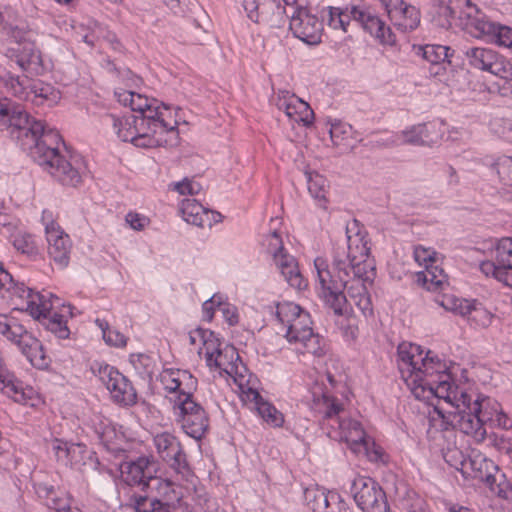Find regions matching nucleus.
Instances as JSON below:
<instances>
[{"label":"nucleus","mask_w":512,"mask_h":512,"mask_svg":"<svg viewBox=\"0 0 512 512\" xmlns=\"http://www.w3.org/2000/svg\"><path fill=\"white\" fill-rule=\"evenodd\" d=\"M13 128L17 138L30 139V153L59 183L77 187L81 184L87 166L82 156L66 151L62 154L59 144L64 142L58 131L47 128L41 120L32 118L21 105L4 98L0 101V129Z\"/></svg>","instance_id":"f257e3e1"},{"label":"nucleus","mask_w":512,"mask_h":512,"mask_svg":"<svg viewBox=\"0 0 512 512\" xmlns=\"http://www.w3.org/2000/svg\"><path fill=\"white\" fill-rule=\"evenodd\" d=\"M314 266L318 276L319 297L336 315H345L348 312V300L344 294V286L368 274L367 264L346 256L344 248H337L333 254V274L323 258H316Z\"/></svg>","instance_id":"f03ea898"},{"label":"nucleus","mask_w":512,"mask_h":512,"mask_svg":"<svg viewBox=\"0 0 512 512\" xmlns=\"http://www.w3.org/2000/svg\"><path fill=\"white\" fill-rule=\"evenodd\" d=\"M311 394V409L320 417L323 427L332 429L328 432L331 438L354 446H367V435L361 423L345 416L343 404L326 386L316 382L311 388Z\"/></svg>","instance_id":"7ed1b4c3"},{"label":"nucleus","mask_w":512,"mask_h":512,"mask_svg":"<svg viewBox=\"0 0 512 512\" xmlns=\"http://www.w3.org/2000/svg\"><path fill=\"white\" fill-rule=\"evenodd\" d=\"M1 82L7 93L37 107H53L61 99L60 91L53 85L26 75L6 72L1 76Z\"/></svg>","instance_id":"20e7f679"},{"label":"nucleus","mask_w":512,"mask_h":512,"mask_svg":"<svg viewBox=\"0 0 512 512\" xmlns=\"http://www.w3.org/2000/svg\"><path fill=\"white\" fill-rule=\"evenodd\" d=\"M465 418H460V431L471 436L477 443L486 440L487 427L492 428L494 419L500 412V405L489 397L473 399L470 394V403H466Z\"/></svg>","instance_id":"39448f33"},{"label":"nucleus","mask_w":512,"mask_h":512,"mask_svg":"<svg viewBox=\"0 0 512 512\" xmlns=\"http://www.w3.org/2000/svg\"><path fill=\"white\" fill-rule=\"evenodd\" d=\"M0 334L15 343L35 368H48L50 359L46 356L42 343L16 319L0 315Z\"/></svg>","instance_id":"423d86ee"},{"label":"nucleus","mask_w":512,"mask_h":512,"mask_svg":"<svg viewBox=\"0 0 512 512\" xmlns=\"http://www.w3.org/2000/svg\"><path fill=\"white\" fill-rule=\"evenodd\" d=\"M0 294L3 299L10 300L15 309L26 311L35 319H40V315L50 308L43 294L23 283H16L10 273L0 275Z\"/></svg>","instance_id":"0eeeda50"},{"label":"nucleus","mask_w":512,"mask_h":512,"mask_svg":"<svg viewBox=\"0 0 512 512\" xmlns=\"http://www.w3.org/2000/svg\"><path fill=\"white\" fill-rule=\"evenodd\" d=\"M429 395L443 399L451 408H465L470 403V394L459 386H454L451 376L445 370L439 373L437 380L424 379L418 381L412 392L416 398H425V392Z\"/></svg>","instance_id":"6e6552de"},{"label":"nucleus","mask_w":512,"mask_h":512,"mask_svg":"<svg viewBox=\"0 0 512 512\" xmlns=\"http://www.w3.org/2000/svg\"><path fill=\"white\" fill-rule=\"evenodd\" d=\"M464 62L472 69L512 80V63L490 47L473 46L463 50Z\"/></svg>","instance_id":"1a4fd4ad"},{"label":"nucleus","mask_w":512,"mask_h":512,"mask_svg":"<svg viewBox=\"0 0 512 512\" xmlns=\"http://www.w3.org/2000/svg\"><path fill=\"white\" fill-rule=\"evenodd\" d=\"M311 324L310 315L305 311L278 333H282L290 344H295L296 349L301 353L320 356L323 354L322 338L313 332Z\"/></svg>","instance_id":"9d476101"},{"label":"nucleus","mask_w":512,"mask_h":512,"mask_svg":"<svg viewBox=\"0 0 512 512\" xmlns=\"http://www.w3.org/2000/svg\"><path fill=\"white\" fill-rule=\"evenodd\" d=\"M350 493L363 512H387L389 510L384 490L370 477L355 476L350 484Z\"/></svg>","instance_id":"9b49d317"},{"label":"nucleus","mask_w":512,"mask_h":512,"mask_svg":"<svg viewBox=\"0 0 512 512\" xmlns=\"http://www.w3.org/2000/svg\"><path fill=\"white\" fill-rule=\"evenodd\" d=\"M266 242L267 250L285 281L297 290L305 289L307 281L302 276L295 258L285 251L282 238L276 230L267 235Z\"/></svg>","instance_id":"f8f14e48"},{"label":"nucleus","mask_w":512,"mask_h":512,"mask_svg":"<svg viewBox=\"0 0 512 512\" xmlns=\"http://www.w3.org/2000/svg\"><path fill=\"white\" fill-rule=\"evenodd\" d=\"M201 344L203 347L199 348L198 353L201 354L203 350L205 351L207 366L219 369L229 375L238 373L239 364L242 365V362L233 346L227 345L224 349H221L220 343L214 334L205 337Z\"/></svg>","instance_id":"ddd939ff"},{"label":"nucleus","mask_w":512,"mask_h":512,"mask_svg":"<svg viewBox=\"0 0 512 512\" xmlns=\"http://www.w3.org/2000/svg\"><path fill=\"white\" fill-rule=\"evenodd\" d=\"M98 377L118 404L131 406L137 402V393L131 382L116 368L110 365L100 366Z\"/></svg>","instance_id":"4468645a"},{"label":"nucleus","mask_w":512,"mask_h":512,"mask_svg":"<svg viewBox=\"0 0 512 512\" xmlns=\"http://www.w3.org/2000/svg\"><path fill=\"white\" fill-rule=\"evenodd\" d=\"M481 271L512 287V238H502L495 248L493 260L481 263Z\"/></svg>","instance_id":"2eb2a0df"},{"label":"nucleus","mask_w":512,"mask_h":512,"mask_svg":"<svg viewBox=\"0 0 512 512\" xmlns=\"http://www.w3.org/2000/svg\"><path fill=\"white\" fill-rule=\"evenodd\" d=\"M121 476L130 486H142L149 489L151 484L160 483L156 477L157 464L151 457L141 456L134 461L123 462L120 465Z\"/></svg>","instance_id":"dca6fc26"},{"label":"nucleus","mask_w":512,"mask_h":512,"mask_svg":"<svg viewBox=\"0 0 512 512\" xmlns=\"http://www.w3.org/2000/svg\"><path fill=\"white\" fill-rule=\"evenodd\" d=\"M154 445L161 459L176 473L184 477L190 474L186 454L175 436L168 432L157 434L154 437Z\"/></svg>","instance_id":"f3484780"},{"label":"nucleus","mask_w":512,"mask_h":512,"mask_svg":"<svg viewBox=\"0 0 512 512\" xmlns=\"http://www.w3.org/2000/svg\"><path fill=\"white\" fill-rule=\"evenodd\" d=\"M289 27L295 37L308 45L321 42L323 24L305 7H297L292 12Z\"/></svg>","instance_id":"a211bd4d"},{"label":"nucleus","mask_w":512,"mask_h":512,"mask_svg":"<svg viewBox=\"0 0 512 512\" xmlns=\"http://www.w3.org/2000/svg\"><path fill=\"white\" fill-rule=\"evenodd\" d=\"M107 119L112 121L118 137L124 142H131L136 147L149 148L157 144V140L145 133L142 124L139 123L136 114L125 115L117 118L114 115H108Z\"/></svg>","instance_id":"6ab92c4d"},{"label":"nucleus","mask_w":512,"mask_h":512,"mask_svg":"<svg viewBox=\"0 0 512 512\" xmlns=\"http://www.w3.org/2000/svg\"><path fill=\"white\" fill-rule=\"evenodd\" d=\"M136 118H138L139 123L142 124L145 133L152 136L158 131H175L178 125V122L172 119L169 107L163 103H159L158 100L157 104L150 103L143 112L136 115Z\"/></svg>","instance_id":"aec40b11"},{"label":"nucleus","mask_w":512,"mask_h":512,"mask_svg":"<svg viewBox=\"0 0 512 512\" xmlns=\"http://www.w3.org/2000/svg\"><path fill=\"white\" fill-rule=\"evenodd\" d=\"M397 356L399 371L407 384L414 386L422 381L420 361H423V351L420 346L403 342L398 345Z\"/></svg>","instance_id":"412c9836"},{"label":"nucleus","mask_w":512,"mask_h":512,"mask_svg":"<svg viewBox=\"0 0 512 512\" xmlns=\"http://www.w3.org/2000/svg\"><path fill=\"white\" fill-rule=\"evenodd\" d=\"M158 480L161 483L151 484L149 489L158 490L159 494L163 495L166 501L163 502L158 499L139 496L135 502L137 512H175V507L170 502H179L182 497L181 494L176 491L173 483L170 481L161 478H158Z\"/></svg>","instance_id":"4be33fe9"},{"label":"nucleus","mask_w":512,"mask_h":512,"mask_svg":"<svg viewBox=\"0 0 512 512\" xmlns=\"http://www.w3.org/2000/svg\"><path fill=\"white\" fill-rule=\"evenodd\" d=\"M46 240L48 243L49 257L60 268L68 265L72 243L68 234H66L58 223H47Z\"/></svg>","instance_id":"5701e85b"},{"label":"nucleus","mask_w":512,"mask_h":512,"mask_svg":"<svg viewBox=\"0 0 512 512\" xmlns=\"http://www.w3.org/2000/svg\"><path fill=\"white\" fill-rule=\"evenodd\" d=\"M434 125L431 123H419L402 130L390 138L382 142L385 147H394L400 144H408L414 146H432L436 143V139L432 136Z\"/></svg>","instance_id":"b1692460"},{"label":"nucleus","mask_w":512,"mask_h":512,"mask_svg":"<svg viewBox=\"0 0 512 512\" xmlns=\"http://www.w3.org/2000/svg\"><path fill=\"white\" fill-rule=\"evenodd\" d=\"M353 20L359 22L362 27L381 43L393 45L396 37L392 30L377 16L357 6L351 7Z\"/></svg>","instance_id":"393cba45"},{"label":"nucleus","mask_w":512,"mask_h":512,"mask_svg":"<svg viewBox=\"0 0 512 512\" xmlns=\"http://www.w3.org/2000/svg\"><path fill=\"white\" fill-rule=\"evenodd\" d=\"M30 31L33 33L31 38L14 39L18 44L23 45L22 48L17 50L16 63L23 71L32 75H39L44 71L42 57L35 46L37 34L32 28H30Z\"/></svg>","instance_id":"a878e982"},{"label":"nucleus","mask_w":512,"mask_h":512,"mask_svg":"<svg viewBox=\"0 0 512 512\" xmlns=\"http://www.w3.org/2000/svg\"><path fill=\"white\" fill-rule=\"evenodd\" d=\"M159 379L164 389L175 396L195 392L198 385L197 379L189 371L181 369H164Z\"/></svg>","instance_id":"bb28decb"},{"label":"nucleus","mask_w":512,"mask_h":512,"mask_svg":"<svg viewBox=\"0 0 512 512\" xmlns=\"http://www.w3.org/2000/svg\"><path fill=\"white\" fill-rule=\"evenodd\" d=\"M345 232L347 236V252L345 251V255L366 263L370 247L368 246L366 233L360 228V223L356 219L352 220L347 223Z\"/></svg>","instance_id":"cd10ccee"},{"label":"nucleus","mask_w":512,"mask_h":512,"mask_svg":"<svg viewBox=\"0 0 512 512\" xmlns=\"http://www.w3.org/2000/svg\"><path fill=\"white\" fill-rule=\"evenodd\" d=\"M476 29H473L472 36L481 38L490 36L500 46L512 49V28L502 25L486 18L485 15L480 21H476Z\"/></svg>","instance_id":"c85d7f7f"},{"label":"nucleus","mask_w":512,"mask_h":512,"mask_svg":"<svg viewBox=\"0 0 512 512\" xmlns=\"http://www.w3.org/2000/svg\"><path fill=\"white\" fill-rule=\"evenodd\" d=\"M0 32L13 39H29L33 36L28 24L8 6H0Z\"/></svg>","instance_id":"c756f323"},{"label":"nucleus","mask_w":512,"mask_h":512,"mask_svg":"<svg viewBox=\"0 0 512 512\" xmlns=\"http://www.w3.org/2000/svg\"><path fill=\"white\" fill-rule=\"evenodd\" d=\"M452 14L461 21L464 28L472 35L473 29H476V21H480L483 13L477 8L471 0H444Z\"/></svg>","instance_id":"7c9ffc66"},{"label":"nucleus","mask_w":512,"mask_h":512,"mask_svg":"<svg viewBox=\"0 0 512 512\" xmlns=\"http://www.w3.org/2000/svg\"><path fill=\"white\" fill-rule=\"evenodd\" d=\"M455 310L475 328L489 327L494 317L482 304L467 300L461 301Z\"/></svg>","instance_id":"2f4dec72"},{"label":"nucleus","mask_w":512,"mask_h":512,"mask_svg":"<svg viewBox=\"0 0 512 512\" xmlns=\"http://www.w3.org/2000/svg\"><path fill=\"white\" fill-rule=\"evenodd\" d=\"M369 278V275L366 274L364 277L356 278L344 286V290H347L348 296L354 301L364 316L372 315L373 313L370 295L365 286V281Z\"/></svg>","instance_id":"473e14b6"},{"label":"nucleus","mask_w":512,"mask_h":512,"mask_svg":"<svg viewBox=\"0 0 512 512\" xmlns=\"http://www.w3.org/2000/svg\"><path fill=\"white\" fill-rule=\"evenodd\" d=\"M246 397L251 402H254L258 414L266 423L273 427L282 426L284 422L282 413L271 403L265 401L257 390L249 388L246 392Z\"/></svg>","instance_id":"72a5a7b5"},{"label":"nucleus","mask_w":512,"mask_h":512,"mask_svg":"<svg viewBox=\"0 0 512 512\" xmlns=\"http://www.w3.org/2000/svg\"><path fill=\"white\" fill-rule=\"evenodd\" d=\"M465 408H451V410L443 411L439 407H434V415L430 416V426L441 431H447L451 428L459 429L460 418H465Z\"/></svg>","instance_id":"f704fd0d"},{"label":"nucleus","mask_w":512,"mask_h":512,"mask_svg":"<svg viewBox=\"0 0 512 512\" xmlns=\"http://www.w3.org/2000/svg\"><path fill=\"white\" fill-rule=\"evenodd\" d=\"M436 253L430 249H426L422 246H417L414 249L415 261L420 265H425L426 272L423 273V281L428 290L437 288L442 284V279L437 276L433 271L430 270L431 265L436 261Z\"/></svg>","instance_id":"c9c22d12"},{"label":"nucleus","mask_w":512,"mask_h":512,"mask_svg":"<svg viewBox=\"0 0 512 512\" xmlns=\"http://www.w3.org/2000/svg\"><path fill=\"white\" fill-rule=\"evenodd\" d=\"M194 392H185L182 395H176L172 399L173 410L178 423L183 422L186 417L194 416L204 408L194 400Z\"/></svg>","instance_id":"e433bc0d"},{"label":"nucleus","mask_w":512,"mask_h":512,"mask_svg":"<svg viewBox=\"0 0 512 512\" xmlns=\"http://www.w3.org/2000/svg\"><path fill=\"white\" fill-rule=\"evenodd\" d=\"M279 107L284 109L286 115L296 122L301 121L307 126L312 123L313 111L306 102L299 98L292 97L289 101L285 100Z\"/></svg>","instance_id":"4c0bfd02"},{"label":"nucleus","mask_w":512,"mask_h":512,"mask_svg":"<svg viewBox=\"0 0 512 512\" xmlns=\"http://www.w3.org/2000/svg\"><path fill=\"white\" fill-rule=\"evenodd\" d=\"M397 20H392L393 25L402 32L415 30L420 24V11L413 5L406 2L398 10Z\"/></svg>","instance_id":"58836bf2"},{"label":"nucleus","mask_w":512,"mask_h":512,"mask_svg":"<svg viewBox=\"0 0 512 512\" xmlns=\"http://www.w3.org/2000/svg\"><path fill=\"white\" fill-rule=\"evenodd\" d=\"M332 494L319 488H307L304 491L305 503L312 512H328L333 504Z\"/></svg>","instance_id":"ea45409f"},{"label":"nucleus","mask_w":512,"mask_h":512,"mask_svg":"<svg viewBox=\"0 0 512 512\" xmlns=\"http://www.w3.org/2000/svg\"><path fill=\"white\" fill-rule=\"evenodd\" d=\"M180 425L187 435L196 440H200L208 429L209 419L203 409L194 414V416L183 419Z\"/></svg>","instance_id":"a19ab883"},{"label":"nucleus","mask_w":512,"mask_h":512,"mask_svg":"<svg viewBox=\"0 0 512 512\" xmlns=\"http://www.w3.org/2000/svg\"><path fill=\"white\" fill-rule=\"evenodd\" d=\"M48 305L50 308L44 312L43 315H40L44 320V325L46 328L54 333L60 339H66L69 336V329L67 327V323L64 320V316L57 313L51 312L52 303L48 301Z\"/></svg>","instance_id":"79ce46f5"},{"label":"nucleus","mask_w":512,"mask_h":512,"mask_svg":"<svg viewBox=\"0 0 512 512\" xmlns=\"http://www.w3.org/2000/svg\"><path fill=\"white\" fill-rule=\"evenodd\" d=\"M183 219L192 225L203 226L205 208L195 199H184L180 208Z\"/></svg>","instance_id":"37998d69"},{"label":"nucleus","mask_w":512,"mask_h":512,"mask_svg":"<svg viewBox=\"0 0 512 512\" xmlns=\"http://www.w3.org/2000/svg\"><path fill=\"white\" fill-rule=\"evenodd\" d=\"M422 57L431 64L451 63V48L443 45L428 44L419 48Z\"/></svg>","instance_id":"c03bdc74"},{"label":"nucleus","mask_w":512,"mask_h":512,"mask_svg":"<svg viewBox=\"0 0 512 512\" xmlns=\"http://www.w3.org/2000/svg\"><path fill=\"white\" fill-rule=\"evenodd\" d=\"M94 432L98 440L108 449H113V440L116 438V430L108 419L96 416L93 420Z\"/></svg>","instance_id":"a18cd8bd"},{"label":"nucleus","mask_w":512,"mask_h":512,"mask_svg":"<svg viewBox=\"0 0 512 512\" xmlns=\"http://www.w3.org/2000/svg\"><path fill=\"white\" fill-rule=\"evenodd\" d=\"M305 311L297 304L292 302L278 303L276 306V317L281 324L280 330H284L289 324L293 323L295 318Z\"/></svg>","instance_id":"49530a36"},{"label":"nucleus","mask_w":512,"mask_h":512,"mask_svg":"<svg viewBox=\"0 0 512 512\" xmlns=\"http://www.w3.org/2000/svg\"><path fill=\"white\" fill-rule=\"evenodd\" d=\"M305 177L308 185V191L314 199L326 201L325 194L327 180L324 176L315 171H306Z\"/></svg>","instance_id":"de8ad7c7"},{"label":"nucleus","mask_w":512,"mask_h":512,"mask_svg":"<svg viewBox=\"0 0 512 512\" xmlns=\"http://www.w3.org/2000/svg\"><path fill=\"white\" fill-rule=\"evenodd\" d=\"M490 130L499 137L512 142V121L504 117H494L490 121Z\"/></svg>","instance_id":"09e8293b"},{"label":"nucleus","mask_w":512,"mask_h":512,"mask_svg":"<svg viewBox=\"0 0 512 512\" xmlns=\"http://www.w3.org/2000/svg\"><path fill=\"white\" fill-rule=\"evenodd\" d=\"M495 168L500 180L512 186V157L505 155L499 157L495 162Z\"/></svg>","instance_id":"8fccbe9b"},{"label":"nucleus","mask_w":512,"mask_h":512,"mask_svg":"<svg viewBox=\"0 0 512 512\" xmlns=\"http://www.w3.org/2000/svg\"><path fill=\"white\" fill-rule=\"evenodd\" d=\"M351 132V125L342 122L332 123L329 130L330 138L335 146H340L350 136Z\"/></svg>","instance_id":"3c124183"},{"label":"nucleus","mask_w":512,"mask_h":512,"mask_svg":"<svg viewBox=\"0 0 512 512\" xmlns=\"http://www.w3.org/2000/svg\"><path fill=\"white\" fill-rule=\"evenodd\" d=\"M14 247L27 255H36L38 252L37 245L32 235H17L13 240Z\"/></svg>","instance_id":"603ef678"},{"label":"nucleus","mask_w":512,"mask_h":512,"mask_svg":"<svg viewBox=\"0 0 512 512\" xmlns=\"http://www.w3.org/2000/svg\"><path fill=\"white\" fill-rule=\"evenodd\" d=\"M486 439L489 441V444L495 447L498 451L505 454L512 452V443L504 434L487 432Z\"/></svg>","instance_id":"864d4df0"},{"label":"nucleus","mask_w":512,"mask_h":512,"mask_svg":"<svg viewBox=\"0 0 512 512\" xmlns=\"http://www.w3.org/2000/svg\"><path fill=\"white\" fill-rule=\"evenodd\" d=\"M71 505L69 497L57 496L53 489L47 491V506L55 512H63Z\"/></svg>","instance_id":"5fc2aeb1"},{"label":"nucleus","mask_w":512,"mask_h":512,"mask_svg":"<svg viewBox=\"0 0 512 512\" xmlns=\"http://www.w3.org/2000/svg\"><path fill=\"white\" fill-rule=\"evenodd\" d=\"M242 6L247 13V17L255 23L264 20V12L260 9L259 0H242Z\"/></svg>","instance_id":"6e6d98bb"},{"label":"nucleus","mask_w":512,"mask_h":512,"mask_svg":"<svg viewBox=\"0 0 512 512\" xmlns=\"http://www.w3.org/2000/svg\"><path fill=\"white\" fill-rule=\"evenodd\" d=\"M103 339L106 344L115 347H124L126 346L127 338L117 330H113L106 325V329H104Z\"/></svg>","instance_id":"4d7b16f0"},{"label":"nucleus","mask_w":512,"mask_h":512,"mask_svg":"<svg viewBox=\"0 0 512 512\" xmlns=\"http://www.w3.org/2000/svg\"><path fill=\"white\" fill-rule=\"evenodd\" d=\"M150 103L157 104V100L148 99L146 96L134 92L133 102H131V110L140 114Z\"/></svg>","instance_id":"13d9d810"},{"label":"nucleus","mask_w":512,"mask_h":512,"mask_svg":"<svg viewBox=\"0 0 512 512\" xmlns=\"http://www.w3.org/2000/svg\"><path fill=\"white\" fill-rule=\"evenodd\" d=\"M430 351L427 352L425 356H423V361H420V366L422 369V377L424 379H429V377H433L436 373V376L438 377L439 373L442 371H439L438 369L434 368V359L429 357Z\"/></svg>","instance_id":"bf43d9fd"},{"label":"nucleus","mask_w":512,"mask_h":512,"mask_svg":"<svg viewBox=\"0 0 512 512\" xmlns=\"http://www.w3.org/2000/svg\"><path fill=\"white\" fill-rule=\"evenodd\" d=\"M69 445L70 443L59 439H55L51 443L52 450L57 460L64 463L65 465H67L66 449L69 448Z\"/></svg>","instance_id":"052dcab7"},{"label":"nucleus","mask_w":512,"mask_h":512,"mask_svg":"<svg viewBox=\"0 0 512 512\" xmlns=\"http://www.w3.org/2000/svg\"><path fill=\"white\" fill-rule=\"evenodd\" d=\"M381 3V6L384 8V10L387 13V16L389 17L390 21L397 20L398 8L403 5L404 0H379Z\"/></svg>","instance_id":"680f3d73"},{"label":"nucleus","mask_w":512,"mask_h":512,"mask_svg":"<svg viewBox=\"0 0 512 512\" xmlns=\"http://www.w3.org/2000/svg\"><path fill=\"white\" fill-rule=\"evenodd\" d=\"M85 451L84 446L81 444L70 443L69 448L66 449L67 465H74L81 460V454Z\"/></svg>","instance_id":"e2e57ef3"},{"label":"nucleus","mask_w":512,"mask_h":512,"mask_svg":"<svg viewBox=\"0 0 512 512\" xmlns=\"http://www.w3.org/2000/svg\"><path fill=\"white\" fill-rule=\"evenodd\" d=\"M126 222L130 225V227L134 230L141 231L148 224L149 220L138 213H128L126 215Z\"/></svg>","instance_id":"0e129e2a"},{"label":"nucleus","mask_w":512,"mask_h":512,"mask_svg":"<svg viewBox=\"0 0 512 512\" xmlns=\"http://www.w3.org/2000/svg\"><path fill=\"white\" fill-rule=\"evenodd\" d=\"M449 8L450 7L447 5V3L444 0H441L438 8V15L443 18V22L441 23L443 27H450L452 20L457 19Z\"/></svg>","instance_id":"69168bd1"},{"label":"nucleus","mask_w":512,"mask_h":512,"mask_svg":"<svg viewBox=\"0 0 512 512\" xmlns=\"http://www.w3.org/2000/svg\"><path fill=\"white\" fill-rule=\"evenodd\" d=\"M223 317L228 322L229 325L233 326L238 323V313L235 306L230 304H225L221 309Z\"/></svg>","instance_id":"338daca9"},{"label":"nucleus","mask_w":512,"mask_h":512,"mask_svg":"<svg viewBox=\"0 0 512 512\" xmlns=\"http://www.w3.org/2000/svg\"><path fill=\"white\" fill-rule=\"evenodd\" d=\"M332 505L329 508L328 512H353L352 507H350L345 501L340 499L338 494H332Z\"/></svg>","instance_id":"774afa93"}]
</instances>
